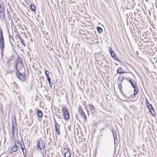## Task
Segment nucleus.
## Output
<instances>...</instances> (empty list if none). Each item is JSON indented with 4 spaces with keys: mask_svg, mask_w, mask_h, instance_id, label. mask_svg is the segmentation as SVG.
Segmentation results:
<instances>
[{
    "mask_svg": "<svg viewBox=\"0 0 157 157\" xmlns=\"http://www.w3.org/2000/svg\"><path fill=\"white\" fill-rule=\"evenodd\" d=\"M25 68L16 69V74L17 78L22 81L25 80L26 75L25 73Z\"/></svg>",
    "mask_w": 157,
    "mask_h": 157,
    "instance_id": "nucleus-1",
    "label": "nucleus"
},
{
    "mask_svg": "<svg viewBox=\"0 0 157 157\" xmlns=\"http://www.w3.org/2000/svg\"><path fill=\"white\" fill-rule=\"evenodd\" d=\"M121 94L126 99H133V96L132 95V92L129 90H125L124 93L121 91Z\"/></svg>",
    "mask_w": 157,
    "mask_h": 157,
    "instance_id": "nucleus-2",
    "label": "nucleus"
},
{
    "mask_svg": "<svg viewBox=\"0 0 157 157\" xmlns=\"http://www.w3.org/2000/svg\"><path fill=\"white\" fill-rule=\"evenodd\" d=\"M23 63L21 58L19 56H18L16 59V60L15 62V67L16 69H19V68H24L23 67Z\"/></svg>",
    "mask_w": 157,
    "mask_h": 157,
    "instance_id": "nucleus-3",
    "label": "nucleus"
},
{
    "mask_svg": "<svg viewBox=\"0 0 157 157\" xmlns=\"http://www.w3.org/2000/svg\"><path fill=\"white\" fill-rule=\"evenodd\" d=\"M45 142L41 139L37 142V148L40 150H44L45 148Z\"/></svg>",
    "mask_w": 157,
    "mask_h": 157,
    "instance_id": "nucleus-4",
    "label": "nucleus"
},
{
    "mask_svg": "<svg viewBox=\"0 0 157 157\" xmlns=\"http://www.w3.org/2000/svg\"><path fill=\"white\" fill-rule=\"evenodd\" d=\"M63 114L64 117V119L66 121H68L69 118L70 114L68 110L65 107L62 108Z\"/></svg>",
    "mask_w": 157,
    "mask_h": 157,
    "instance_id": "nucleus-5",
    "label": "nucleus"
},
{
    "mask_svg": "<svg viewBox=\"0 0 157 157\" xmlns=\"http://www.w3.org/2000/svg\"><path fill=\"white\" fill-rule=\"evenodd\" d=\"M63 153L65 157H71V155L70 153V150L69 148L66 147L64 148Z\"/></svg>",
    "mask_w": 157,
    "mask_h": 157,
    "instance_id": "nucleus-6",
    "label": "nucleus"
},
{
    "mask_svg": "<svg viewBox=\"0 0 157 157\" xmlns=\"http://www.w3.org/2000/svg\"><path fill=\"white\" fill-rule=\"evenodd\" d=\"M4 44V39L3 34V32L2 29L0 30V44Z\"/></svg>",
    "mask_w": 157,
    "mask_h": 157,
    "instance_id": "nucleus-7",
    "label": "nucleus"
},
{
    "mask_svg": "<svg viewBox=\"0 0 157 157\" xmlns=\"http://www.w3.org/2000/svg\"><path fill=\"white\" fill-rule=\"evenodd\" d=\"M88 106L91 113H94L95 112L96 110L95 107L92 104H89Z\"/></svg>",
    "mask_w": 157,
    "mask_h": 157,
    "instance_id": "nucleus-8",
    "label": "nucleus"
},
{
    "mask_svg": "<svg viewBox=\"0 0 157 157\" xmlns=\"http://www.w3.org/2000/svg\"><path fill=\"white\" fill-rule=\"evenodd\" d=\"M5 10L4 11H0V18L2 21H5Z\"/></svg>",
    "mask_w": 157,
    "mask_h": 157,
    "instance_id": "nucleus-9",
    "label": "nucleus"
},
{
    "mask_svg": "<svg viewBox=\"0 0 157 157\" xmlns=\"http://www.w3.org/2000/svg\"><path fill=\"white\" fill-rule=\"evenodd\" d=\"M12 120V129H14L15 126H14V123L15 124L16 123V119L15 117H12L11 119Z\"/></svg>",
    "mask_w": 157,
    "mask_h": 157,
    "instance_id": "nucleus-10",
    "label": "nucleus"
},
{
    "mask_svg": "<svg viewBox=\"0 0 157 157\" xmlns=\"http://www.w3.org/2000/svg\"><path fill=\"white\" fill-rule=\"evenodd\" d=\"M16 143H17V140H15V144L14 146H13L11 148V150L12 152H15L17 150V148L18 147L16 145Z\"/></svg>",
    "mask_w": 157,
    "mask_h": 157,
    "instance_id": "nucleus-11",
    "label": "nucleus"
},
{
    "mask_svg": "<svg viewBox=\"0 0 157 157\" xmlns=\"http://www.w3.org/2000/svg\"><path fill=\"white\" fill-rule=\"evenodd\" d=\"M134 88V93L132 94L134 98L136 97V95L137 94L138 92V88L136 86Z\"/></svg>",
    "mask_w": 157,
    "mask_h": 157,
    "instance_id": "nucleus-12",
    "label": "nucleus"
},
{
    "mask_svg": "<svg viewBox=\"0 0 157 157\" xmlns=\"http://www.w3.org/2000/svg\"><path fill=\"white\" fill-rule=\"evenodd\" d=\"M118 84H121L122 81L124 79V78L123 76L121 75H120L118 78Z\"/></svg>",
    "mask_w": 157,
    "mask_h": 157,
    "instance_id": "nucleus-13",
    "label": "nucleus"
},
{
    "mask_svg": "<svg viewBox=\"0 0 157 157\" xmlns=\"http://www.w3.org/2000/svg\"><path fill=\"white\" fill-rule=\"evenodd\" d=\"M12 89L13 91L16 92L15 90H16L17 88V85L15 82H13L12 84Z\"/></svg>",
    "mask_w": 157,
    "mask_h": 157,
    "instance_id": "nucleus-14",
    "label": "nucleus"
},
{
    "mask_svg": "<svg viewBox=\"0 0 157 157\" xmlns=\"http://www.w3.org/2000/svg\"><path fill=\"white\" fill-rule=\"evenodd\" d=\"M37 114L39 117H41L43 116V112L40 110L38 109L37 110Z\"/></svg>",
    "mask_w": 157,
    "mask_h": 157,
    "instance_id": "nucleus-15",
    "label": "nucleus"
},
{
    "mask_svg": "<svg viewBox=\"0 0 157 157\" xmlns=\"http://www.w3.org/2000/svg\"><path fill=\"white\" fill-rule=\"evenodd\" d=\"M129 82L131 83L133 87H134L136 86V82H134L133 79H129Z\"/></svg>",
    "mask_w": 157,
    "mask_h": 157,
    "instance_id": "nucleus-16",
    "label": "nucleus"
},
{
    "mask_svg": "<svg viewBox=\"0 0 157 157\" xmlns=\"http://www.w3.org/2000/svg\"><path fill=\"white\" fill-rule=\"evenodd\" d=\"M79 114H80L81 117L83 118L84 121L86 122L87 118L85 114V113H84V112H82L80 113Z\"/></svg>",
    "mask_w": 157,
    "mask_h": 157,
    "instance_id": "nucleus-17",
    "label": "nucleus"
},
{
    "mask_svg": "<svg viewBox=\"0 0 157 157\" xmlns=\"http://www.w3.org/2000/svg\"><path fill=\"white\" fill-rule=\"evenodd\" d=\"M117 72L118 74H122L125 73L124 72L122 71V68L121 67H119L117 70Z\"/></svg>",
    "mask_w": 157,
    "mask_h": 157,
    "instance_id": "nucleus-18",
    "label": "nucleus"
},
{
    "mask_svg": "<svg viewBox=\"0 0 157 157\" xmlns=\"http://www.w3.org/2000/svg\"><path fill=\"white\" fill-rule=\"evenodd\" d=\"M30 10L33 11H34L36 10V7L35 5L31 4L30 5Z\"/></svg>",
    "mask_w": 157,
    "mask_h": 157,
    "instance_id": "nucleus-19",
    "label": "nucleus"
},
{
    "mask_svg": "<svg viewBox=\"0 0 157 157\" xmlns=\"http://www.w3.org/2000/svg\"><path fill=\"white\" fill-rule=\"evenodd\" d=\"M97 29L98 32L99 33H101L103 32V29L99 26L97 27Z\"/></svg>",
    "mask_w": 157,
    "mask_h": 157,
    "instance_id": "nucleus-20",
    "label": "nucleus"
},
{
    "mask_svg": "<svg viewBox=\"0 0 157 157\" xmlns=\"http://www.w3.org/2000/svg\"><path fill=\"white\" fill-rule=\"evenodd\" d=\"M5 45L4 44L3 45L0 44V49H1V54L2 55L3 52L4 48Z\"/></svg>",
    "mask_w": 157,
    "mask_h": 157,
    "instance_id": "nucleus-21",
    "label": "nucleus"
},
{
    "mask_svg": "<svg viewBox=\"0 0 157 157\" xmlns=\"http://www.w3.org/2000/svg\"><path fill=\"white\" fill-rule=\"evenodd\" d=\"M151 113V115L153 116H155V114H156L155 112V110L154 109H152V110H150V111H149Z\"/></svg>",
    "mask_w": 157,
    "mask_h": 157,
    "instance_id": "nucleus-22",
    "label": "nucleus"
},
{
    "mask_svg": "<svg viewBox=\"0 0 157 157\" xmlns=\"http://www.w3.org/2000/svg\"><path fill=\"white\" fill-rule=\"evenodd\" d=\"M78 112L79 113L83 112L82 108L80 105L78 106Z\"/></svg>",
    "mask_w": 157,
    "mask_h": 157,
    "instance_id": "nucleus-23",
    "label": "nucleus"
},
{
    "mask_svg": "<svg viewBox=\"0 0 157 157\" xmlns=\"http://www.w3.org/2000/svg\"><path fill=\"white\" fill-rule=\"evenodd\" d=\"M5 10V7L1 4H0V11H4Z\"/></svg>",
    "mask_w": 157,
    "mask_h": 157,
    "instance_id": "nucleus-24",
    "label": "nucleus"
},
{
    "mask_svg": "<svg viewBox=\"0 0 157 157\" xmlns=\"http://www.w3.org/2000/svg\"><path fill=\"white\" fill-rule=\"evenodd\" d=\"M147 107L149 109V111H150V110H152V109H154L152 105L151 104H149V105H148V106H147Z\"/></svg>",
    "mask_w": 157,
    "mask_h": 157,
    "instance_id": "nucleus-25",
    "label": "nucleus"
},
{
    "mask_svg": "<svg viewBox=\"0 0 157 157\" xmlns=\"http://www.w3.org/2000/svg\"><path fill=\"white\" fill-rule=\"evenodd\" d=\"M109 53L111 55V54H113V53H114L113 52V51L112 49V48L110 47H109Z\"/></svg>",
    "mask_w": 157,
    "mask_h": 157,
    "instance_id": "nucleus-26",
    "label": "nucleus"
},
{
    "mask_svg": "<svg viewBox=\"0 0 157 157\" xmlns=\"http://www.w3.org/2000/svg\"><path fill=\"white\" fill-rule=\"evenodd\" d=\"M113 59L117 61H118L120 62H121V61L119 60L118 57L116 55L115 56H114V57L113 58Z\"/></svg>",
    "mask_w": 157,
    "mask_h": 157,
    "instance_id": "nucleus-27",
    "label": "nucleus"
},
{
    "mask_svg": "<svg viewBox=\"0 0 157 157\" xmlns=\"http://www.w3.org/2000/svg\"><path fill=\"white\" fill-rule=\"evenodd\" d=\"M9 40H10V44H11L12 45H13V44L12 43L11 41V38L13 40V38L12 37V36H10V35H9Z\"/></svg>",
    "mask_w": 157,
    "mask_h": 157,
    "instance_id": "nucleus-28",
    "label": "nucleus"
},
{
    "mask_svg": "<svg viewBox=\"0 0 157 157\" xmlns=\"http://www.w3.org/2000/svg\"><path fill=\"white\" fill-rule=\"evenodd\" d=\"M50 73L51 74H52V73L48 71L47 70H45V74L46 76L49 75V74Z\"/></svg>",
    "mask_w": 157,
    "mask_h": 157,
    "instance_id": "nucleus-29",
    "label": "nucleus"
},
{
    "mask_svg": "<svg viewBox=\"0 0 157 157\" xmlns=\"http://www.w3.org/2000/svg\"><path fill=\"white\" fill-rule=\"evenodd\" d=\"M113 136L114 138V143L115 144L116 141L115 139H116L117 140V134L116 133H115V134H113Z\"/></svg>",
    "mask_w": 157,
    "mask_h": 157,
    "instance_id": "nucleus-30",
    "label": "nucleus"
},
{
    "mask_svg": "<svg viewBox=\"0 0 157 157\" xmlns=\"http://www.w3.org/2000/svg\"><path fill=\"white\" fill-rule=\"evenodd\" d=\"M21 44L25 47H26V45L24 42V40L23 39L21 40Z\"/></svg>",
    "mask_w": 157,
    "mask_h": 157,
    "instance_id": "nucleus-31",
    "label": "nucleus"
},
{
    "mask_svg": "<svg viewBox=\"0 0 157 157\" xmlns=\"http://www.w3.org/2000/svg\"><path fill=\"white\" fill-rule=\"evenodd\" d=\"M59 128H55L56 131V132L57 134L58 135H59L60 134V133L59 131Z\"/></svg>",
    "mask_w": 157,
    "mask_h": 157,
    "instance_id": "nucleus-32",
    "label": "nucleus"
},
{
    "mask_svg": "<svg viewBox=\"0 0 157 157\" xmlns=\"http://www.w3.org/2000/svg\"><path fill=\"white\" fill-rule=\"evenodd\" d=\"M60 125H59L57 123H56L55 124V128H59Z\"/></svg>",
    "mask_w": 157,
    "mask_h": 157,
    "instance_id": "nucleus-33",
    "label": "nucleus"
},
{
    "mask_svg": "<svg viewBox=\"0 0 157 157\" xmlns=\"http://www.w3.org/2000/svg\"><path fill=\"white\" fill-rule=\"evenodd\" d=\"M146 105H147V106H148V105H149V104H151L149 102V101H148L147 99H146Z\"/></svg>",
    "mask_w": 157,
    "mask_h": 157,
    "instance_id": "nucleus-34",
    "label": "nucleus"
},
{
    "mask_svg": "<svg viewBox=\"0 0 157 157\" xmlns=\"http://www.w3.org/2000/svg\"><path fill=\"white\" fill-rule=\"evenodd\" d=\"M21 150H22V151L23 153H24V147L22 146V144H21Z\"/></svg>",
    "mask_w": 157,
    "mask_h": 157,
    "instance_id": "nucleus-35",
    "label": "nucleus"
},
{
    "mask_svg": "<svg viewBox=\"0 0 157 157\" xmlns=\"http://www.w3.org/2000/svg\"><path fill=\"white\" fill-rule=\"evenodd\" d=\"M46 77H47V80H51V78H50L49 75H47V76H46Z\"/></svg>",
    "mask_w": 157,
    "mask_h": 157,
    "instance_id": "nucleus-36",
    "label": "nucleus"
},
{
    "mask_svg": "<svg viewBox=\"0 0 157 157\" xmlns=\"http://www.w3.org/2000/svg\"><path fill=\"white\" fill-rule=\"evenodd\" d=\"M17 36L18 37V38L20 39V40H21V39H22L21 37V36H20V35L19 34L18 35H17Z\"/></svg>",
    "mask_w": 157,
    "mask_h": 157,
    "instance_id": "nucleus-37",
    "label": "nucleus"
},
{
    "mask_svg": "<svg viewBox=\"0 0 157 157\" xmlns=\"http://www.w3.org/2000/svg\"><path fill=\"white\" fill-rule=\"evenodd\" d=\"M118 88L120 90H121L122 88V86L121 84H118Z\"/></svg>",
    "mask_w": 157,
    "mask_h": 157,
    "instance_id": "nucleus-38",
    "label": "nucleus"
},
{
    "mask_svg": "<svg viewBox=\"0 0 157 157\" xmlns=\"http://www.w3.org/2000/svg\"><path fill=\"white\" fill-rule=\"evenodd\" d=\"M116 55V54L114 53L113 54H111V56L113 58L114 57V56H115Z\"/></svg>",
    "mask_w": 157,
    "mask_h": 157,
    "instance_id": "nucleus-39",
    "label": "nucleus"
},
{
    "mask_svg": "<svg viewBox=\"0 0 157 157\" xmlns=\"http://www.w3.org/2000/svg\"><path fill=\"white\" fill-rule=\"evenodd\" d=\"M53 119L54 122L55 123V124L57 123L56 121L55 118L54 117V116H53Z\"/></svg>",
    "mask_w": 157,
    "mask_h": 157,
    "instance_id": "nucleus-40",
    "label": "nucleus"
},
{
    "mask_svg": "<svg viewBox=\"0 0 157 157\" xmlns=\"http://www.w3.org/2000/svg\"><path fill=\"white\" fill-rule=\"evenodd\" d=\"M111 131L113 135V134H115L114 133H116V132L114 129H112Z\"/></svg>",
    "mask_w": 157,
    "mask_h": 157,
    "instance_id": "nucleus-41",
    "label": "nucleus"
},
{
    "mask_svg": "<svg viewBox=\"0 0 157 157\" xmlns=\"http://www.w3.org/2000/svg\"><path fill=\"white\" fill-rule=\"evenodd\" d=\"M53 84V83L49 84V86L50 87L52 88V86Z\"/></svg>",
    "mask_w": 157,
    "mask_h": 157,
    "instance_id": "nucleus-42",
    "label": "nucleus"
},
{
    "mask_svg": "<svg viewBox=\"0 0 157 157\" xmlns=\"http://www.w3.org/2000/svg\"><path fill=\"white\" fill-rule=\"evenodd\" d=\"M13 57V56H11V57L9 59H8V60L9 61H10L12 60L13 59V58L11 57Z\"/></svg>",
    "mask_w": 157,
    "mask_h": 157,
    "instance_id": "nucleus-43",
    "label": "nucleus"
},
{
    "mask_svg": "<svg viewBox=\"0 0 157 157\" xmlns=\"http://www.w3.org/2000/svg\"><path fill=\"white\" fill-rule=\"evenodd\" d=\"M14 129H12V135L13 136L14 134Z\"/></svg>",
    "mask_w": 157,
    "mask_h": 157,
    "instance_id": "nucleus-44",
    "label": "nucleus"
},
{
    "mask_svg": "<svg viewBox=\"0 0 157 157\" xmlns=\"http://www.w3.org/2000/svg\"><path fill=\"white\" fill-rule=\"evenodd\" d=\"M23 155L24 157H26V153H25V152H24V153H23Z\"/></svg>",
    "mask_w": 157,
    "mask_h": 157,
    "instance_id": "nucleus-45",
    "label": "nucleus"
},
{
    "mask_svg": "<svg viewBox=\"0 0 157 157\" xmlns=\"http://www.w3.org/2000/svg\"><path fill=\"white\" fill-rule=\"evenodd\" d=\"M47 81H48V82L49 83V84L50 83H52L51 82V80H47Z\"/></svg>",
    "mask_w": 157,
    "mask_h": 157,
    "instance_id": "nucleus-46",
    "label": "nucleus"
},
{
    "mask_svg": "<svg viewBox=\"0 0 157 157\" xmlns=\"http://www.w3.org/2000/svg\"><path fill=\"white\" fill-rule=\"evenodd\" d=\"M40 152L42 153V157H44V151H43V152H42V151H40Z\"/></svg>",
    "mask_w": 157,
    "mask_h": 157,
    "instance_id": "nucleus-47",
    "label": "nucleus"
},
{
    "mask_svg": "<svg viewBox=\"0 0 157 157\" xmlns=\"http://www.w3.org/2000/svg\"><path fill=\"white\" fill-rule=\"evenodd\" d=\"M17 144L19 145H21V143H20L19 141H18V140H17Z\"/></svg>",
    "mask_w": 157,
    "mask_h": 157,
    "instance_id": "nucleus-48",
    "label": "nucleus"
},
{
    "mask_svg": "<svg viewBox=\"0 0 157 157\" xmlns=\"http://www.w3.org/2000/svg\"><path fill=\"white\" fill-rule=\"evenodd\" d=\"M50 129H47V130H46V131H47V134L48 135V130H49Z\"/></svg>",
    "mask_w": 157,
    "mask_h": 157,
    "instance_id": "nucleus-49",
    "label": "nucleus"
},
{
    "mask_svg": "<svg viewBox=\"0 0 157 157\" xmlns=\"http://www.w3.org/2000/svg\"><path fill=\"white\" fill-rule=\"evenodd\" d=\"M46 150H45V151H44V154H45V156H46L45 155H46Z\"/></svg>",
    "mask_w": 157,
    "mask_h": 157,
    "instance_id": "nucleus-50",
    "label": "nucleus"
},
{
    "mask_svg": "<svg viewBox=\"0 0 157 157\" xmlns=\"http://www.w3.org/2000/svg\"><path fill=\"white\" fill-rule=\"evenodd\" d=\"M7 14H8V13H9V11H8V9H7Z\"/></svg>",
    "mask_w": 157,
    "mask_h": 157,
    "instance_id": "nucleus-51",
    "label": "nucleus"
},
{
    "mask_svg": "<svg viewBox=\"0 0 157 157\" xmlns=\"http://www.w3.org/2000/svg\"><path fill=\"white\" fill-rule=\"evenodd\" d=\"M21 140L23 142V139H22V138H21Z\"/></svg>",
    "mask_w": 157,
    "mask_h": 157,
    "instance_id": "nucleus-52",
    "label": "nucleus"
},
{
    "mask_svg": "<svg viewBox=\"0 0 157 157\" xmlns=\"http://www.w3.org/2000/svg\"><path fill=\"white\" fill-rule=\"evenodd\" d=\"M10 153H13V152H12V151H10Z\"/></svg>",
    "mask_w": 157,
    "mask_h": 157,
    "instance_id": "nucleus-53",
    "label": "nucleus"
},
{
    "mask_svg": "<svg viewBox=\"0 0 157 157\" xmlns=\"http://www.w3.org/2000/svg\"><path fill=\"white\" fill-rule=\"evenodd\" d=\"M66 97L67 98H68V95H66Z\"/></svg>",
    "mask_w": 157,
    "mask_h": 157,
    "instance_id": "nucleus-54",
    "label": "nucleus"
},
{
    "mask_svg": "<svg viewBox=\"0 0 157 157\" xmlns=\"http://www.w3.org/2000/svg\"><path fill=\"white\" fill-rule=\"evenodd\" d=\"M25 152H26V149H25Z\"/></svg>",
    "mask_w": 157,
    "mask_h": 157,
    "instance_id": "nucleus-55",
    "label": "nucleus"
},
{
    "mask_svg": "<svg viewBox=\"0 0 157 157\" xmlns=\"http://www.w3.org/2000/svg\"><path fill=\"white\" fill-rule=\"evenodd\" d=\"M13 72V71H11L10 72V73H12Z\"/></svg>",
    "mask_w": 157,
    "mask_h": 157,
    "instance_id": "nucleus-56",
    "label": "nucleus"
},
{
    "mask_svg": "<svg viewBox=\"0 0 157 157\" xmlns=\"http://www.w3.org/2000/svg\"><path fill=\"white\" fill-rule=\"evenodd\" d=\"M44 116L45 117H46V116H45V115Z\"/></svg>",
    "mask_w": 157,
    "mask_h": 157,
    "instance_id": "nucleus-57",
    "label": "nucleus"
},
{
    "mask_svg": "<svg viewBox=\"0 0 157 157\" xmlns=\"http://www.w3.org/2000/svg\"><path fill=\"white\" fill-rule=\"evenodd\" d=\"M127 101V100H126V101Z\"/></svg>",
    "mask_w": 157,
    "mask_h": 157,
    "instance_id": "nucleus-58",
    "label": "nucleus"
},
{
    "mask_svg": "<svg viewBox=\"0 0 157 157\" xmlns=\"http://www.w3.org/2000/svg\"><path fill=\"white\" fill-rule=\"evenodd\" d=\"M55 86H54V89L55 88Z\"/></svg>",
    "mask_w": 157,
    "mask_h": 157,
    "instance_id": "nucleus-59",
    "label": "nucleus"
},
{
    "mask_svg": "<svg viewBox=\"0 0 157 157\" xmlns=\"http://www.w3.org/2000/svg\"><path fill=\"white\" fill-rule=\"evenodd\" d=\"M77 115H76V117H77Z\"/></svg>",
    "mask_w": 157,
    "mask_h": 157,
    "instance_id": "nucleus-60",
    "label": "nucleus"
},
{
    "mask_svg": "<svg viewBox=\"0 0 157 157\" xmlns=\"http://www.w3.org/2000/svg\"><path fill=\"white\" fill-rule=\"evenodd\" d=\"M58 118H60V117H58Z\"/></svg>",
    "mask_w": 157,
    "mask_h": 157,
    "instance_id": "nucleus-61",
    "label": "nucleus"
},
{
    "mask_svg": "<svg viewBox=\"0 0 157 157\" xmlns=\"http://www.w3.org/2000/svg\"><path fill=\"white\" fill-rule=\"evenodd\" d=\"M49 135H51V133H50V134H49Z\"/></svg>",
    "mask_w": 157,
    "mask_h": 157,
    "instance_id": "nucleus-62",
    "label": "nucleus"
}]
</instances>
